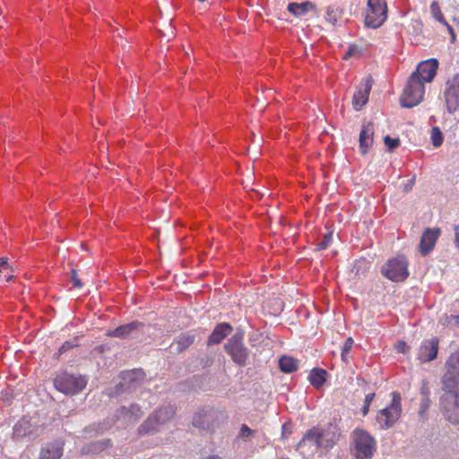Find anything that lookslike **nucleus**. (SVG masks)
I'll return each instance as SVG.
<instances>
[{
	"instance_id": "4468645a",
	"label": "nucleus",
	"mask_w": 459,
	"mask_h": 459,
	"mask_svg": "<svg viewBox=\"0 0 459 459\" xmlns=\"http://www.w3.org/2000/svg\"><path fill=\"white\" fill-rule=\"evenodd\" d=\"M441 233L440 229L435 228L433 230L427 228L421 238L420 242V252L422 255H426L431 251L439 238Z\"/></svg>"
},
{
	"instance_id": "393cba45",
	"label": "nucleus",
	"mask_w": 459,
	"mask_h": 459,
	"mask_svg": "<svg viewBox=\"0 0 459 459\" xmlns=\"http://www.w3.org/2000/svg\"><path fill=\"white\" fill-rule=\"evenodd\" d=\"M280 369L284 373H292L298 369L299 362L290 356H281L279 359Z\"/></svg>"
},
{
	"instance_id": "1a4fd4ad",
	"label": "nucleus",
	"mask_w": 459,
	"mask_h": 459,
	"mask_svg": "<svg viewBox=\"0 0 459 459\" xmlns=\"http://www.w3.org/2000/svg\"><path fill=\"white\" fill-rule=\"evenodd\" d=\"M322 446L319 429L312 428L306 432L300 441L297 444V449L304 455H314Z\"/></svg>"
},
{
	"instance_id": "4be33fe9",
	"label": "nucleus",
	"mask_w": 459,
	"mask_h": 459,
	"mask_svg": "<svg viewBox=\"0 0 459 459\" xmlns=\"http://www.w3.org/2000/svg\"><path fill=\"white\" fill-rule=\"evenodd\" d=\"M152 415L155 417L157 425L161 426L174 417L175 410L172 406H164L159 408Z\"/></svg>"
},
{
	"instance_id": "0eeeda50",
	"label": "nucleus",
	"mask_w": 459,
	"mask_h": 459,
	"mask_svg": "<svg viewBox=\"0 0 459 459\" xmlns=\"http://www.w3.org/2000/svg\"><path fill=\"white\" fill-rule=\"evenodd\" d=\"M391 395L390 405L379 411L377 415V422L384 429L392 427L398 420L402 412L401 394L398 392H393Z\"/></svg>"
},
{
	"instance_id": "ddd939ff",
	"label": "nucleus",
	"mask_w": 459,
	"mask_h": 459,
	"mask_svg": "<svg viewBox=\"0 0 459 459\" xmlns=\"http://www.w3.org/2000/svg\"><path fill=\"white\" fill-rule=\"evenodd\" d=\"M371 88V79L366 80L357 87L352 98V105L355 110H360L367 104Z\"/></svg>"
},
{
	"instance_id": "f03ea898",
	"label": "nucleus",
	"mask_w": 459,
	"mask_h": 459,
	"mask_svg": "<svg viewBox=\"0 0 459 459\" xmlns=\"http://www.w3.org/2000/svg\"><path fill=\"white\" fill-rule=\"evenodd\" d=\"M351 438L355 458L371 459L377 447L375 438L368 432L359 429L353 430Z\"/></svg>"
},
{
	"instance_id": "b1692460",
	"label": "nucleus",
	"mask_w": 459,
	"mask_h": 459,
	"mask_svg": "<svg viewBox=\"0 0 459 459\" xmlns=\"http://www.w3.org/2000/svg\"><path fill=\"white\" fill-rule=\"evenodd\" d=\"M120 416L125 418L126 420L134 422L142 416V411L136 404H132L130 407H122L119 411Z\"/></svg>"
},
{
	"instance_id": "473e14b6",
	"label": "nucleus",
	"mask_w": 459,
	"mask_h": 459,
	"mask_svg": "<svg viewBox=\"0 0 459 459\" xmlns=\"http://www.w3.org/2000/svg\"><path fill=\"white\" fill-rule=\"evenodd\" d=\"M332 240H333V232L329 231V232H327V233H325L324 235L323 240L320 241L316 245L315 250L316 251H321V250L326 249L329 247V245L332 242Z\"/></svg>"
},
{
	"instance_id": "cd10ccee",
	"label": "nucleus",
	"mask_w": 459,
	"mask_h": 459,
	"mask_svg": "<svg viewBox=\"0 0 459 459\" xmlns=\"http://www.w3.org/2000/svg\"><path fill=\"white\" fill-rule=\"evenodd\" d=\"M108 446H109V440L91 443L82 448V453L83 454H91V453L97 454V453H100V452L103 451L104 449H106Z\"/></svg>"
},
{
	"instance_id": "f3484780",
	"label": "nucleus",
	"mask_w": 459,
	"mask_h": 459,
	"mask_svg": "<svg viewBox=\"0 0 459 459\" xmlns=\"http://www.w3.org/2000/svg\"><path fill=\"white\" fill-rule=\"evenodd\" d=\"M374 126L372 123L364 125L361 128L359 137V151L362 154L368 153V150L373 145Z\"/></svg>"
},
{
	"instance_id": "37998d69",
	"label": "nucleus",
	"mask_w": 459,
	"mask_h": 459,
	"mask_svg": "<svg viewBox=\"0 0 459 459\" xmlns=\"http://www.w3.org/2000/svg\"><path fill=\"white\" fill-rule=\"evenodd\" d=\"M395 350L399 353H405L408 350V345L405 342L400 341L395 344Z\"/></svg>"
},
{
	"instance_id": "5701e85b",
	"label": "nucleus",
	"mask_w": 459,
	"mask_h": 459,
	"mask_svg": "<svg viewBox=\"0 0 459 459\" xmlns=\"http://www.w3.org/2000/svg\"><path fill=\"white\" fill-rule=\"evenodd\" d=\"M326 375V370L316 368L310 371L308 380L315 388L319 389L325 383Z\"/></svg>"
},
{
	"instance_id": "a211bd4d",
	"label": "nucleus",
	"mask_w": 459,
	"mask_h": 459,
	"mask_svg": "<svg viewBox=\"0 0 459 459\" xmlns=\"http://www.w3.org/2000/svg\"><path fill=\"white\" fill-rule=\"evenodd\" d=\"M64 443L61 441H54L47 444L39 453V459H60L63 455Z\"/></svg>"
},
{
	"instance_id": "bb28decb",
	"label": "nucleus",
	"mask_w": 459,
	"mask_h": 459,
	"mask_svg": "<svg viewBox=\"0 0 459 459\" xmlns=\"http://www.w3.org/2000/svg\"><path fill=\"white\" fill-rule=\"evenodd\" d=\"M195 342V336L190 333H183L177 340V351L178 353L183 352L188 347H190Z\"/></svg>"
},
{
	"instance_id": "de8ad7c7",
	"label": "nucleus",
	"mask_w": 459,
	"mask_h": 459,
	"mask_svg": "<svg viewBox=\"0 0 459 459\" xmlns=\"http://www.w3.org/2000/svg\"><path fill=\"white\" fill-rule=\"evenodd\" d=\"M203 459H222V458L220 457L219 455H210V456H207V457L203 458Z\"/></svg>"
},
{
	"instance_id": "09e8293b",
	"label": "nucleus",
	"mask_w": 459,
	"mask_h": 459,
	"mask_svg": "<svg viewBox=\"0 0 459 459\" xmlns=\"http://www.w3.org/2000/svg\"><path fill=\"white\" fill-rule=\"evenodd\" d=\"M198 1H199V2H202V3H204V2H205L206 0H198Z\"/></svg>"
},
{
	"instance_id": "20e7f679",
	"label": "nucleus",
	"mask_w": 459,
	"mask_h": 459,
	"mask_svg": "<svg viewBox=\"0 0 459 459\" xmlns=\"http://www.w3.org/2000/svg\"><path fill=\"white\" fill-rule=\"evenodd\" d=\"M408 260L403 255L388 259L381 267V273L386 279L394 281H404L409 276Z\"/></svg>"
},
{
	"instance_id": "79ce46f5",
	"label": "nucleus",
	"mask_w": 459,
	"mask_h": 459,
	"mask_svg": "<svg viewBox=\"0 0 459 459\" xmlns=\"http://www.w3.org/2000/svg\"><path fill=\"white\" fill-rule=\"evenodd\" d=\"M253 430L246 424H243L240 429L239 436L242 437H248L252 435Z\"/></svg>"
},
{
	"instance_id": "2eb2a0df",
	"label": "nucleus",
	"mask_w": 459,
	"mask_h": 459,
	"mask_svg": "<svg viewBox=\"0 0 459 459\" xmlns=\"http://www.w3.org/2000/svg\"><path fill=\"white\" fill-rule=\"evenodd\" d=\"M214 420L215 415L212 409H202L194 415L192 424L198 429L208 430Z\"/></svg>"
},
{
	"instance_id": "aec40b11",
	"label": "nucleus",
	"mask_w": 459,
	"mask_h": 459,
	"mask_svg": "<svg viewBox=\"0 0 459 459\" xmlns=\"http://www.w3.org/2000/svg\"><path fill=\"white\" fill-rule=\"evenodd\" d=\"M232 331V327L228 323H221L215 326L208 339V344H219Z\"/></svg>"
},
{
	"instance_id": "2f4dec72",
	"label": "nucleus",
	"mask_w": 459,
	"mask_h": 459,
	"mask_svg": "<svg viewBox=\"0 0 459 459\" xmlns=\"http://www.w3.org/2000/svg\"><path fill=\"white\" fill-rule=\"evenodd\" d=\"M430 137L434 147H439L443 143V134L437 126L432 127Z\"/></svg>"
},
{
	"instance_id": "ea45409f",
	"label": "nucleus",
	"mask_w": 459,
	"mask_h": 459,
	"mask_svg": "<svg viewBox=\"0 0 459 459\" xmlns=\"http://www.w3.org/2000/svg\"><path fill=\"white\" fill-rule=\"evenodd\" d=\"M76 345H77L76 341H73V342L72 341H66L59 348L58 354H62V353L69 351L70 349L75 347Z\"/></svg>"
},
{
	"instance_id": "6ab92c4d",
	"label": "nucleus",
	"mask_w": 459,
	"mask_h": 459,
	"mask_svg": "<svg viewBox=\"0 0 459 459\" xmlns=\"http://www.w3.org/2000/svg\"><path fill=\"white\" fill-rule=\"evenodd\" d=\"M142 325V323L134 321L126 325H119L113 330H108L107 332V335L109 337L126 338Z\"/></svg>"
},
{
	"instance_id": "412c9836",
	"label": "nucleus",
	"mask_w": 459,
	"mask_h": 459,
	"mask_svg": "<svg viewBox=\"0 0 459 459\" xmlns=\"http://www.w3.org/2000/svg\"><path fill=\"white\" fill-rule=\"evenodd\" d=\"M316 4L311 1H304L302 3H290L287 6L288 12L295 16H303L310 11H315Z\"/></svg>"
},
{
	"instance_id": "c85d7f7f",
	"label": "nucleus",
	"mask_w": 459,
	"mask_h": 459,
	"mask_svg": "<svg viewBox=\"0 0 459 459\" xmlns=\"http://www.w3.org/2000/svg\"><path fill=\"white\" fill-rule=\"evenodd\" d=\"M370 266L369 262L367 259L361 258L354 262L352 271L357 276L365 275Z\"/></svg>"
},
{
	"instance_id": "49530a36",
	"label": "nucleus",
	"mask_w": 459,
	"mask_h": 459,
	"mask_svg": "<svg viewBox=\"0 0 459 459\" xmlns=\"http://www.w3.org/2000/svg\"><path fill=\"white\" fill-rule=\"evenodd\" d=\"M12 271H5V274H4V280L5 281H11L13 278V275L12 274Z\"/></svg>"
},
{
	"instance_id": "9d476101",
	"label": "nucleus",
	"mask_w": 459,
	"mask_h": 459,
	"mask_svg": "<svg viewBox=\"0 0 459 459\" xmlns=\"http://www.w3.org/2000/svg\"><path fill=\"white\" fill-rule=\"evenodd\" d=\"M444 97L448 112H455L459 108V74L447 80Z\"/></svg>"
},
{
	"instance_id": "f704fd0d",
	"label": "nucleus",
	"mask_w": 459,
	"mask_h": 459,
	"mask_svg": "<svg viewBox=\"0 0 459 459\" xmlns=\"http://www.w3.org/2000/svg\"><path fill=\"white\" fill-rule=\"evenodd\" d=\"M420 393L422 395V402L420 404V412L423 413L425 411L428 410V408L429 406V391L427 387H422Z\"/></svg>"
},
{
	"instance_id": "f8f14e48",
	"label": "nucleus",
	"mask_w": 459,
	"mask_h": 459,
	"mask_svg": "<svg viewBox=\"0 0 459 459\" xmlns=\"http://www.w3.org/2000/svg\"><path fill=\"white\" fill-rule=\"evenodd\" d=\"M438 339L431 338L428 340H424L417 354L418 359L421 363L429 362L436 359L438 351Z\"/></svg>"
},
{
	"instance_id": "dca6fc26",
	"label": "nucleus",
	"mask_w": 459,
	"mask_h": 459,
	"mask_svg": "<svg viewBox=\"0 0 459 459\" xmlns=\"http://www.w3.org/2000/svg\"><path fill=\"white\" fill-rule=\"evenodd\" d=\"M322 446L325 448L333 447L339 440L341 433L336 425L328 424L324 429H319Z\"/></svg>"
},
{
	"instance_id": "423d86ee",
	"label": "nucleus",
	"mask_w": 459,
	"mask_h": 459,
	"mask_svg": "<svg viewBox=\"0 0 459 459\" xmlns=\"http://www.w3.org/2000/svg\"><path fill=\"white\" fill-rule=\"evenodd\" d=\"M224 349L235 364L239 367L247 365L250 352L245 346L242 333H236L230 337L225 343Z\"/></svg>"
},
{
	"instance_id": "72a5a7b5",
	"label": "nucleus",
	"mask_w": 459,
	"mask_h": 459,
	"mask_svg": "<svg viewBox=\"0 0 459 459\" xmlns=\"http://www.w3.org/2000/svg\"><path fill=\"white\" fill-rule=\"evenodd\" d=\"M326 21L332 24H335L338 22L339 14L336 8L333 6H328L326 8Z\"/></svg>"
},
{
	"instance_id": "c9c22d12",
	"label": "nucleus",
	"mask_w": 459,
	"mask_h": 459,
	"mask_svg": "<svg viewBox=\"0 0 459 459\" xmlns=\"http://www.w3.org/2000/svg\"><path fill=\"white\" fill-rule=\"evenodd\" d=\"M354 342H353V339L351 337H349L346 339L345 342L343 343V346L342 348V360L346 361L347 360V356L348 354L350 353L351 348H352V345H353Z\"/></svg>"
},
{
	"instance_id": "4c0bfd02",
	"label": "nucleus",
	"mask_w": 459,
	"mask_h": 459,
	"mask_svg": "<svg viewBox=\"0 0 459 459\" xmlns=\"http://www.w3.org/2000/svg\"><path fill=\"white\" fill-rule=\"evenodd\" d=\"M374 398H375L374 393H371V394H368L366 395L365 400H364V404L361 408V412H362L363 416H366L368 413L370 404L373 402Z\"/></svg>"
},
{
	"instance_id": "c756f323",
	"label": "nucleus",
	"mask_w": 459,
	"mask_h": 459,
	"mask_svg": "<svg viewBox=\"0 0 459 459\" xmlns=\"http://www.w3.org/2000/svg\"><path fill=\"white\" fill-rule=\"evenodd\" d=\"M144 372L142 369H133L130 371L123 372L122 378L129 382H136L144 378Z\"/></svg>"
},
{
	"instance_id": "9b49d317",
	"label": "nucleus",
	"mask_w": 459,
	"mask_h": 459,
	"mask_svg": "<svg viewBox=\"0 0 459 459\" xmlns=\"http://www.w3.org/2000/svg\"><path fill=\"white\" fill-rule=\"evenodd\" d=\"M438 67V62L435 58H430L420 62L416 70L411 74H416V78L425 82H430L433 81L437 74Z\"/></svg>"
},
{
	"instance_id": "7ed1b4c3",
	"label": "nucleus",
	"mask_w": 459,
	"mask_h": 459,
	"mask_svg": "<svg viewBox=\"0 0 459 459\" xmlns=\"http://www.w3.org/2000/svg\"><path fill=\"white\" fill-rule=\"evenodd\" d=\"M425 89L422 81L416 78V74H411L400 97L401 106L406 108L417 106L422 101Z\"/></svg>"
},
{
	"instance_id": "a878e982",
	"label": "nucleus",
	"mask_w": 459,
	"mask_h": 459,
	"mask_svg": "<svg viewBox=\"0 0 459 459\" xmlns=\"http://www.w3.org/2000/svg\"><path fill=\"white\" fill-rule=\"evenodd\" d=\"M160 425H157L155 417L152 414L148 419L139 427L138 432L140 435H149L155 433L160 429Z\"/></svg>"
},
{
	"instance_id": "a19ab883",
	"label": "nucleus",
	"mask_w": 459,
	"mask_h": 459,
	"mask_svg": "<svg viewBox=\"0 0 459 459\" xmlns=\"http://www.w3.org/2000/svg\"><path fill=\"white\" fill-rule=\"evenodd\" d=\"M5 271H12V267L8 263L7 257H1L0 258V273H4Z\"/></svg>"
},
{
	"instance_id": "7c9ffc66",
	"label": "nucleus",
	"mask_w": 459,
	"mask_h": 459,
	"mask_svg": "<svg viewBox=\"0 0 459 459\" xmlns=\"http://www.w3.org/2000/svg\"><path fill=\"white\" fill-rule=\"evenodd\" d=\"M431 16L439 23H446V19L442 13L441 8L437 2L433 1L429 6Z\"/></svg>"
},
{
	"instance_id": "58836bf2",
	"label": "nucleus",
	"mask_w": 459,
	"mask_h": 459,
	"mask_svg": "<svg viewBox=\"0 0 459 459\" xmlns=\"http://www.w3.org/2000/svg\"><path fill=\"white\" fill-rule=\"evenodd\" d=\"M384 143L385 146L389 148L390 151L394 150L400 145V139L399 138H392L389 135L385 136Z\"/></svg>"
},
{
	"instance_id": "a18cd8bd",
	"label": "nucleus",
	"mask_w": 459,
	"mask_h": 459,
	"mask_svg": "<svg viewBox=\"0 0 459 459\" xmlns=\"http://www.w3.org/2000/svg\"><path fill=\"white\" fill-rule=\"evenodd\" d=\"M455 230V246L459 248V225H455L454 227Z\"/></svg>"
},
{
	"instance_id": "e433bc0d",
	"label": "nucleus",
	"mask_w": 459,
	"mask_h": 459,
	"mask_svg": "<svg viewBox=\"0 0 459 459\" xmlns=\"http://www.w3.org/2000/svg\"><path fill=\"white\" fill-rule=\"evenodd\" d=\"M70 280L73 283V286L76 289H82L83 287V282L81 281V279L78 276V273L76 269L73 268L71 270V275Z\"/></svg>"
},
{
	"instance_id": "c03bdc74",
	"label": "nucleus",
	"mask_w": 459,
	"mask_h": 459,
	"mask_svg": "<svg viewBox=\"0 0 459 459\" xmlns=\"http://www.w3.org/2000/svg\"><path fill=\"white\" fill-rule=\"evenodd\" d=\"M441 24L446 28L449 35L451 36V42H455L456 36H455L454 29L448 24V22L446 21V23H441Z\"/></svg>"
},
{
	"instance_id": "39448f33",
	"label": "nucleus",
	"mask_w": 459,
	"mask_h": 459,
	"mask_svg": "<svg viewBox=\"0 0 459 459\" xmlns=\"http://www.w3.org/2000/svg\"><path fill=\"white\" fill-rule=\"evenodd\" d=\"M87 385V379L82 375L64 372L54 379V385L59 392L74 395L82 392Z\"/></svg>"
},
{
	"instance_id": "6e6552de",
	"label": "nucleus",
	"mask_w": 459,
	"mask_h": 459,
	"mask_svg": "<svg viewBox=\"0 0 459 459\" xmlns=\"http://www.w3.org/2000/svg\"><path fill=\"white\" fill-rule=\"evenodd\" d=\"M387 11L385 0H368L365 25L373 29L379 28L386 21Z\"/></svg>"
},
{
	"instance_id": "f257e3e1",
	"label": "nucleus",
	"mask_w": 459,
	"mask_h": 459,
	"mask_svg": "<svg viewBox=\"0 0 459 459\" xmlns=\"http://www.w3.org/2000/svg\"><path fill=\"white\" fill-rule=\"evenodd\" d=\"M446 372L443 377L446 394L440 404L445 418L453 424H459V355L451 356L446 363Z\"/></svg>"
}]
</instances>
